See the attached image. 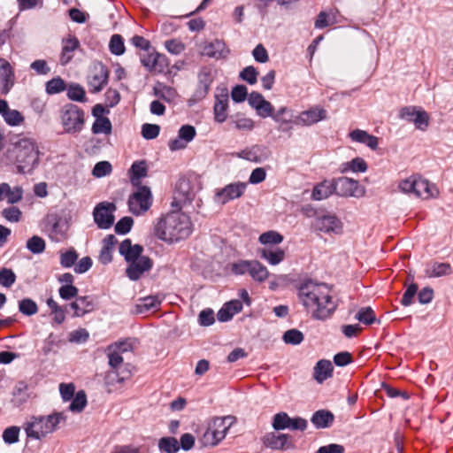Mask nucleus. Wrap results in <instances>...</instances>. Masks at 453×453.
I'll list each match as a JSON object with an SVG mask.
<instances>
[{
	"label": "nucleus",
	"mask_w": 453,
	"mask_h": 453,
	"mask_svg": "<svg viewBox=\"0 0 453 453\" xmlns=\"http://www.w3.org/2000/svg\"><path fill=\"white\" fill-rule=\"evenodd\" d=\"M297 296L305 311L316 320H326L337 309L328 286L311 279H305L298 284Z\"/></svg>",
	"instance_id": "1"
},
{
	"label": "nucleus",
	"mask_w": 453,
	"mask_h": 453,
	"mask_svg": "<svg viewBox=\"0 0 453 453\" xmlns=\"http://www.w3.org/2000/svg\"><path fill=\"white\" fill-rule=\"evenodd\" d=\"M192 233V223L182 212H171L159 219L155 226V234L169 243L186 239Z\"/></svg>",
	"instance_id": "2"
},
{
	"label": "nucleus",
	"mask_w": 453,
	"mask_h": 453,
	"mask_svg": "<svg viewBox=\"0 0 453 453\" xmlns=\"http://www.w3.org/2000/svg\"><path fill=\"white\" fill-rule=\"evenodd\" d=\"M7 163L15 164L19 173H31L39 162V150L29 138H21L11 144L4 155Z\"/></svg>",
	"instance_id": "3"
},
{
	"label": "nucleus",
	"mask_w": 453,
	"mask_h": 453,
	"mask_svg": "<svg viewBox=\"0 0 453 453\" xmlns=\"http://www.w3.org/2000/svg\"><path fill=\"white\" fill-rule=\"evenodd\" d=\"M85 111L80 106L73 104H67L60 110V123L63 133L77 135L84 128L86 122Z\"/></svg>",
	"instance_id": "4"
},
{
	"label": "nucleus",
	"mask_w": 453,
	"mask_h": 453,
	"mask_svg": "<svg viewBox=\"0 0 453 453\" xmlns=\"http://www.w3.org/2000/svg\"><path fill=\"white\" fill-rule=\"evenodd\" d=\"M62 413H54L47 417H34L25 426V431L28 438L41 440L47 434L53 433L58 424L64 420Z\"/></svg>",
	"instance_id": "5"
},
{
	"label": "nucleus",
	"mask_w": 453,
	"mask_h": 453,
	"mask_svg": "<svg viewBox=\"0 0 453 453\" xmlns=\"http://www.w3.org/2000/svg\"><path fill=\"white\" fill-rule=\"evenodd\" d=\"M236 418L232 415L215 417L209 425L203 436L205 446H217L226 436L230 427L235 423Z\"/></svg>",
	"instance_id": "6"
},
{
	"label": "nucleus",
	"mask_w": 453,
	"mask_h": 453,
	"mask_svg": "<svg viewBox=\"0 0 453 453\" xmlns=\"http://www.w3.org/2000/svg\"><path fill=\"white\" fill-rule=\"evenodd\" d=\"M152 200L150 188L147 186L139 185L136 191L128 197V210L132 214L140 216L150 208Z\"/></svg>",
	"instance_id": "7"
},
{
	"label": "nucleus",
	"mask_w": 453,
	"mask_h": 453,
	"mask_svg": "<svg viewBox=\"0 0 453 453\" xmlns=\"http://www.w3.org/2000/svg\"><path fill=\"white\" fill-rule=\"evenodd\" d=\"M68 224L58 215H50L45 221V232L54 242H61L67 237Z\"/></svg>",
	"instance_id": "8"
},
{
	"label": "nucleus",
	"mask_w": 453,
	"mask_h": 453,
	"mask_svg": "<svg viewBox=\"0 0 453 453\" xmlns=\"http://www.w3.org/2000/svg\"><path fill=\"white\" fill-rule=\"evenodd\" d=\"M116 205L110 202L99 203L93 211L94 221L100 229H108L113 223L115 217L113 212L116 211Z\"/></svg>",
	"instance_id": "9"
},
{
	"label": "nucleus",
	"mask_w": 453,
	"mask_h": 453,
	"mask_svg": "<svg viewBox=\"0 0 453 453\" xmlns=\"http://www.w3.org/2000/svg\"><path fill=\"white\" fill-rule=\"evenodd\" d=\"M248 184L237 181L226 185L215 191L214 201L219 204H226L228 202L241 197L246 191Z\"/></svg>",
	"instance_id": "10"
},
{
	"label": "nucleus",
	"mask_w": 453,
	"mask_h": 453,
	"mask_svg": "<svg viewBox=\"0 0 453 453\" xmlns=\"http://www.w3.org/2000/svg\"><path fill=\"white\" fill-rule=\"evenodd\" d=\"M200 54L215 60H225L230 54V50L223 40L214 39L202 43Z\"/></svg>",
	"instance_id": "11"
},
{
	"label": "nucleus",
	"mask_w": 453,
	"mask_h": 453,
	"mask_svg": "<svg viewBox=\"0 0 453 453\" xmlns=\"http://www.w3.org/2000/svg\"><path fill=\"white\" fill-rule=\"evenodd\" d=\"M335 187L334 195L342 197H358L363 196L364 191L360 188L359 182L348 177L334 178Z\"/></svg>",
	"instance_id": "12"
},
{
	"label": "nucleus",
	"mask_w": 453,
	"mask_h": 453,
	"mask_svg": "<svg viewBox=\"0 0 453 453\" xmlns=\"http://www.w3.org/2000/svg\"><path fill=\"white\" fill-rule=\"evenodd\" d=\"M153 265V260L150 257L145 256L127 264L125 274L130 280L137 281L142 279L145 273H150Z\"/></svg>",
	"instance_id": "13"
},
{
	"label": "nucleus",
	"mask_w": 453,
	"mask_h": 453,
	"mask_svg": "<svg viewBox=\"0 0 453 453\" xmlns=\"http://www.w3.org/2000/svg\"><path fill=\"white\" fill-rule=\"evenodd\" d=\"M313 227L316 231L325 234H339L342 232V223L334 214H326L316 217L313 222Z\"/></svg>",
	"instance_id": "14"
},
{
	"label": "nucleus",
	"mask_w": 453,
	"mask_h": 453,
	"mask_svg": "<svg viewBox=\"0 0 453 453\" xmlns=\"http://www.w3.org/2000/svg\"><path fill=\"white\" fill-rule=\"evenodd\" d=\"M262 441L266 448L273 450H288L296 447L292 436L288 434L268 433Z\"/></svg>",
	"instance_id": "15"
},
{
	"label": "nucleus",
	"mask_w": 453,
	"mask_h": 453,
	"mask_svg": "<svg viewBox=\"0 0 453 453\" xmlns=\"http://www.w3.org/2000/svg\"><path fill=\"white\" fill-rule=\"evenodd\" d=\"M109 70L102 63L95 65L93 73L88 78V87L91 93L100 92L109 81Z\"/></svg>",
	"instance_id": "16"
},
{
	"label": "nucleus",
	"mask_w": 453,
	"mask_h": 453,
	"mask_svg": "<svg viewBox=\"0 0 453 453\" xmlns=\"http://www.w3.org/2000/svg\"><path fill=\"white\" fill-rule=\"evenodd\" d=\"M327 119V111L319 106L302 111L295 120L296 125L311 126Z\"/></svg>",
	"instance_id": "17"
},
{
	"label": "nucleus",
	"mask_w": 453,
	"mask_h": 453,
	"mask_svg": "<svg viewBox=\"0 0 453 453\" xmlns=\"http://www.w3.org/2000/svg\"><path fill=\"white\" fill-rule=\"evenodd\" d=\"M197 87L195 92V96L197 99L204 98L211 89L214 77L212 74V68L211 66H203L197 74Z\"/></svg>",
	"instance_id": "18"
},
{
	"label": "nucleus",
	"mask_w": 453,
	"mask_h": 453,
	"mask_svg": "<svg viewBox=\"0 0 453 453\" xmlns=\"http://www.w3.org/2000/svg\"><path fill=\"white\" fill-rule=\"evenodd\" d=\"M163 300L164 296L161 294L151 295L139 298L136 304L134 305V313L145 314L150 311H157L160 309Z\"/></svg>",
	"instance_id": "19"
},
{
	"label": "nucleus",
	"mask_w": 453,
	"mask_h": 453,
	"mask_svg": "<svg viewBox=\"0 0 453 453\" xmlns=\"http://www.w3.org/2000/svg\"><path fill=\"white\" fill-rule=\"evenodd\" d=\"M15 74L11 64L4 58H0V91L7 95L14 85Z\"/></svg>",
	"instance_id": "20"
},
{
	"label": "nucleus",
	"mask_w": 453,
	"mask_h": 453,
	"mask_svg": "<svg viewBox=\"0 0 453 453\" xmlns=\"http://www.w3.org/2000/svg\"><path fill=\"white\" fill-rule=\"evenodd\" d=\"M143 250L142 245L132 244L130 239H125L119 246V252L127 264L143 257Z\"/></svg>",
	"instance_id": "21"
},
{
	"label": "nucleus",
	"mask_w": 453,
	"mask_h": 453,
	"mask_svg": "<svg viewBox=\"0 0 453 453\" xmlns=\"http://www.w3.org/2000/svg\"><path fill=\"white\" fill-rule=\"evenodd\" d=\"M294 114L293 110L287 106H280L277 111H274L272 119L279 124L278 130L280 132H287L292 128Z\"/></svg>",
	"instance_id": "22"
},
{
	"label": "nucleus",
	"mask_w": 453,
	"mask_h": 453,
	"mask_svg": "<svg viewBox=\"0 0 453 453\" xmlns=\"http://www.w3.org/2000/svg\"><path fill=\"white\" fill-rule=\"evenodd\" d=\"M80 41L77 37L70 35L62 40V50L59 62L62 65H66L73 58V52L80 48Z\"/></svg>",
	"instance_id": "23"
},
{
	"label": "nucleus",
	"mask_w": 453,
	"mask_h": 453,
	"mask_svg": "<svg viewBox=\"0 0 453 453\" xmlns=\"http://www.w3.org/2000/svg\"><path fill=\"white\" fill-rule=\"evenodd\" d=\"M73 310V317H82L94 310L95 303L90 296H78L74 302L67 305Z\"/></svg>",
	"instance_id": "24"
},
{
	"label": "nucleus",
	"mask_w": 453,
	"mask_h": 453,
	"mask_svg": "<svg viewBox=\"0 0 453 453\" xmlns=\"http://www.w3.org/2000/svg\"><path fill=\"white\" fill-rule=\"evenodd\" d=\"M237 157L248 161L260 163L267 157V150L261 145H254L237 153Z\"/></svg>",
	"instance_id": "25"
},
{
	"label": "nucleus",
	"mask_w": 453,
	"mask_h": 453,
	"mask_svg": "<svg viewBox=\"0 0 453 453\" xmlns=\"http://www.w3.org/2000/svg\"><path fill=\"white\" fill-rule=\"evenodd\" d=\"M438 193L437 188L427 180L419 177L416 178L414 196L423 199H428L435 197Z\"/></svg>",
	"instance_id": "26"
},
{
	"label": "nucleus",
	"mask_w": 453,
	"mask_h": 453,
	"mask_svg": "<svg viewBox=\"0 0 453 453\" xmlns=\"http://www.w3.org/2000/svg\"><path fill=\"white\" fill-rule=\"evenodd\" d=\"M334 179L324 180L313 187L311 198L316 201H321L334 195Z\"/></svg>",
	"instance_id": "27"
},
{
	"label": "nucleus",
	"mask_w": 453,
	"mask_h": 453,
	"mask_svg": "<svg viewBox=\"0 0 453 453\" xmlns=\"http://www.w3.org/2000/svg\"><path fill=\"white\" fill-rule=\"evenodd\" d=\"M334 367L332 363L326 359H321L317 362L313 368L314 380L321 384L333 376Z\"/></svg>",
	"instance_id": "28"
},
{
	"label": "nucleus",
	"mask_w": 453,
	"mask_h": 453,
	"mask_svg": "<svg viewBox=\"0 0 453 453\" xmlns=\"http://www.w3.org/2000/svg\"><path fill=\"white\" fill-rule=\"evenodd\" d=\"M228 96L220 95L216 96L215 103L213 106L214 120L217 123H223L228 117Z\"/></svg>",
	"instance_id": "29"
},
{
	"label": "nucleus",
	"mask_w": 453,
	"mask_h": 453,
	"mask_svg": "<svg viewBox=\"0 0 453 453\" xmlns=\"http://www.w3.org/2000/svg\"><path fill=\"white\" fill-rule=\"evenodd\" d=\"M334 421V415L327 410H319L315 411L311 418V422L317 429L330 427Z\"/></svg>",
	"instance_id": "30"
},
{
	"label": "nucleus",
	"mask_w": 453,
	"mask_h": 453,
	"mask_svg": "<svg viewBox=\"0 0 453 453\" xmlns=\"http://www.w3.org/2000/svg\"><path fill=\"white\" fill-rule=\"evenodd\" d=\"M349 137L353 142L365 144L372 150H375L379 145L378 137L368 134L365 130L355 129L349 133Z\"/></svg>",
	"instance_id": "31"
},
{
	"label": "nucleus",
	"mask_w": 453,
	"mask_h": 453,
	"mask_svg": "<svg viewBox=\"0 0 453 453\" xmlns=\"http://www.w3.org/2000/svg\"><path fill=\"white\" fill-rule=\"evenodd\" d=\"M130 365L126 364L121 368L111 370L105 375V383L108 385H115L122 383L131 377Z\"/></svg>",
	"instance_id": "32"
},
{
	"label": "nucleus",
	"mask_w": 453,
	"mask_h": 453,
	"mask_svg": "<svg viewBox=\"0 0 453 453\" xmlns=\"http://www.w3.org/2000/svg\"><path fill=\"white\" fill-rule=\"evenodd\" d=\"M452 273L449 263L433 262L426 265L425 274L428 278H438L449 275Z\"/></svg>",
	"instance_id": "33"
},
{
	"label": "nucleus",
	"mask_w": 453,
	"mask_h": 453,
	"mask_svg": "<svg viewBox=\"0 0 453 453\" xmlns=\"http://www.w3.org/2000/svg\"><path fill=\"white\" fill-rule=\"evenodd\" d=\"M260 257L266 260L271 265L280 264L285 258V251L280 248L274 250L271 248H264L259 250Z\"/></svg>",
	"instance_id": "34"
},
{
	"label": "nucleus",
	"mask_w": 453,
	"mask_h": 453,
	"mask_svg": "<svg viewBox=\"0 0 453 453\" xmlns=\"http://www.w3.org/2000/svg\"><path fill=\"white\" fill-rule=\"evenodd\" d=\"M248 274L254 281L258 283L265 281L270 275L266 266L255 259L251 260V265L249 268Z\"/></svg>",
	"instance_id": "35"
},
{
	"label": "nucleus",
	"mask_w": 453,
	"mask_h": 453,
	"mask_svg": "<svg viewBox=\"0 0 453 453\" xmlns=\"http://www.w3.org/2000/svg\"><path fill=\"white\" fill-rule=\"evenodd\" d=\"M367 163L362 157H357L350 161L344 162L340 165V172L346 173L348 172L365 173L367 171Z\"/></svg>",
	"instance_id": "36"
},
{
	"label": "nucleus",
	"mask_w": 453,
	"mask_h": 453,
	"mask_svg": "<svg viewBox=\"0 0 453 453\" xmlns=\"http://www.w3.org/2000/svg\"><path fill=\"white\" fill-rule=\"evenodd\" d=\"M230 124L238 130L251 131L255 127L254 120L250 118H246L242 113H236L230 116Z\"/></svg>",
	"instance_id": "37"
},
{
	"label": "nucleus",
	"mask_w": 453,
	"mask_h": 453,
	"mask_svg": "<svg viewBox=\"0 0 453 453\" xmlns=\"http://www.w3.org/2000/svg\"><path fill=\"white\" fill-rule=\"evenodd\" d=\"M148 168L145 161H135L130 168L131 182L133 185L139 184L142 178L147 176Z\"/></svg>",
	"instance_id": "38"
},
{
	"label": "nucleus",
	"mask_w": 453,
	"mask_h": 453,
	"mask_svg": "<svg viewBox=\"0 0 453 453\" xmlns=\"http://www.w3.org/2000/svg\"><path fill=\"white\" fill-rule=\"evenodd\" d=\"M157 446L158 449L163 453H177L180 450L178 440L172 436L160 438Z\"/></svg>",
	"instance_id": "39"
},
{
	"label": "nucleus",
	"mask_w": 453,
	"mask_h": 453,
	"mask_svg": "<svg viewBox=\"0 0 453 453\" xmlns=\"http://www.w3.org/2000/svg\"><path fill=\"white\" fill-rule=\"evenodd\" d=\"M292 418L287 412L280 411L276 413L272 421L273 428L275 431L290 429Z\"/></svg>",
	"instance_id": "40"
},
{
	"label": "nucleus",
	"mask_w": 453,
	"mask_h": 453,
	"mask_svg": "<svg viewBox=\"0 0 453 453\" xmlns=\"http://www.w3.org/2000/svg\"><path fill=\"white\" fill-rule=\"evenodd\" d=\"M66 90L65 81L59 76L54 77L45 83V91L48 95H56Z\"/></svg>",
	"instance_id": "41"
},
{
	"label": "nucleus",
	"mask_w": 453,
	"mask_h": 453,
	"mask_svg": "<svg viewBox=\"0 0 453 453\" xmlns=\"http://www.w3.org/2000/svg\"><path fill=\"white\" fill-rule=\"evenodd\" d=\"M91 131L95 134H110L112 131V125L109 118H100L95 119Z\"/></svg>",
	"instance_id": "42"
},
{
	"label": "nucleus",
	"mask_w": 453,
	"mask_h": 453,
	"mask_svg": "<svg viewBox=\"0 0 453 453\" xmlns=\"http://www.w3.org/2000/svg\"><path fill=\"white\" fill-rule=\"evenodd\" d=\"M3 194L5 195L9 203H16L22 199L23 190L20 187L12 188L9 184L2 183Z\"/></svg>",
	"instance_id": "43"
},
{
	"label": "nucleus",
	"mask_w": 453,
	"mask_h": 453,
	"mask_svg": "<svg viewBox=\"0 0 453 453\" xmlns=\"http://www.w3.org/2000/svg\"><path fill=\"white\" fill-rule=\"evenodd\" d=\"M2 117L4 118L5 123L11 127L19 126L25 120L21 112H19L18 110L10 109L9 107Z\"/></svg>",
	"instance_id": "44"
},
{
	"label": "nucleus",
	"mask_w": 453,
	"mask_h": 453,
	"mask_svg": "<svg viewBox=\"0 0 453 453\" xmlns=\"http://www.w3.org/2000/svg\"><path fill=\"white\" fill-rule=\"evenodd\" d=\"M283 236L273 230H270L260 234L258 242L263 245H277L281 243Z\"/></svg>",
	"instance_id": "45"
},
{
	"label": "nucleus",
	"mask_w": 453,
	"mask_h": 453,
	"mask_svg": "<svg viewBox=\"0 0 453 453\" xmlns=\"http://www.w3.org/2000/svg\"><path fill=\"white\" fill-rule=\"evenodd\" d=\"M355 319L366 326L373 324L376 320L375 313L369 306L362 307L355 315Z\"/></svg>",
	"instance_id": "46"
},
{
	"label": "nucleus",
	"mask_w": 453,
	"mask_h": 453,
	"mask_svg": "<svg viewBox=\"0 0 453 453\" xmlns=\"http://www.w3.org/2000/svg\"><path fill=\"white\" fill-rule=\"evenodd\" d=\"M66 96L69 100L81 103L86 101V92L81 85L71 84L68 88L66 87Z\"/></svg>",
	"instance_id": "47"
},
{
	"label": "nucleus",
	"mask_w": 453,
	"mask_h": 453,
	"mask_svg": "<svg viewBox=\"0 0 453 453\" xmlns=\"http://www.w3.org/2000/svg\"><path fill=\"white\" fill-rule=\"evenodd\" d=\"M69 410L73 412H81L87 405V395L83 390H80L72 398Z\"/></svg>",
	"instance_id": "48"
},
{
	"label": "nucleus",
	"mask_w": 453,
	"mask_h": 453,
	"mask_svg": "<svg viewBox=\"0 0 453 453\" xmlns=\"http://www.w3.org/2000/svg\"><path fill=\"white\" fill-rule=\"evenodd\" d=\"M26 246L33 254H41L45 250L46 243L42 237L34 235L27 240Z\"/></svg>",
	"instance_id": "49"
},
{
	"label": "nucleus",
	"mask_w": 453,
	"mask_h": 453,
	"mask_svg": "<svg viewBox=\"0 0 453 453\" xmlns=\"http://www.w3.org/2000/svg\"><path fill=\"white\" fill-rule=\"evenodd\" d=\"M105 352L108 357V363L111 366V370L121 368L124 366V358L123 354L116 351L115 349H110V347L108 346L105 349Z\"/></svg>",
	"instance_id": "50"
},
{
	"label": "nucleus",
	"mask_w": 453,
	"mask_h": 453,
	"mask_svg": "<svg viewBox=\"0 0 453 453\" xmlns=\"http://www.w3.org/2000/svg\"><path fill=\"white\" fill-rule=\"evenodd\" d=\"M109 50L115 56H121L125 52L124 39L120 35L115 34L111 37Z\"/></svg>",
	"instance_id": "51"
},
{
	"label": "nucleus",
	"mask_w": 453,
	"mask_h": 453,
	"mask_svg": "<svg viewBox=\"0 0 453 453\" xmlns=\"http://www.w3.org/2000/svg\"><path fill=\"white\" fill-rule=\"evenodd\" d=\"M19 311L23 315L32 316L38 312V305L30 298H24L19 302Z\"/></svg>",
	"instance_id": "52"
},
{
	"label": "nucleus",
	"mask_w": 453,
	"mask_h": 453,
	"mask_svg": "<svg viewBox=\"0 0 453 453\" xmlns=\"http://www.w3.org/2000/svg\"><path fill=\"white\" fill-rule=\"evenodd\" d=\"M78 259V253L73 249L60 253V265L63 268H70L75 265Z\"/></svg>",
	"instance_id": "53"
},
{
	"label": "nucleus",
	"mask_w": 453,
	"mask_h": 453,
	"mask_svg": "<svg viewBox=\"0 0 453 453\" xmlns=\"http://www.w3.org/2000/svg\"><path fill=\"white\" fill-rule=\"evenodd\" d=\"M282 339L288 344L298 345L303 341L304 336L297 329H289L284 333Z\"/></svg>",
	"instance_id": "54"
},
{
	"label": "nucleus",
	"mask_w": 453,
	"mask_h": 453,
	"mask_svg": "<svg viewBox=\"0 0 453 453\" xmlns=\"http://www.w3.org/2000/svg\"><path fill=\"white\" fill-rule=\"evenodd\" d=\"M133 224L134 219L131 217H123L116 223L114 226L115 233L118 234H127L130 232Z\"/></svg>",
	"instance_id": "55"
},
{
	"label": "nucleus",
	"mask_w": 453,
	"mask_h": 453,
	"mask_svg": "<svg viewBox=\"0 0 453 453\" xmlns=\"http://www.w3.org/2000/svg\"><path fill=\"white\" fill-rule=\"evenodd\" d=\"M112 171V166L108 161H100L96 163L92 170V174L96 178H102L109 175Z\"/></svg>",
	"instance_id": "56"
},
{
	"label": "nucleus",
	"mask_w": 453,
	"mask_h": 453,
	"mask_svg": "<svg viewBox=\"0 0 453 453\" xmlns=\"http://www.w3.org/2000/svg\"><path fill=\"white\" fill-rule=\"evenodd\" d=\"M19 427L16 426H9L3 432V440L6 444H13L19 441Z\"/></svg>",
	"instance_id": "57"
},
{
	"label": "nucleus",
	"mask_w": 453,
	"mask_h": 453,
	"mask_svg": "<svg viewBox=\"0 0 453 453\" xmlns=\"http://www.w3.org/2000/svg\"><path fill=\"white\" fill-rule=\"evenodd\" d=\"M156 50L151 47V50L145 51V53L140 56L142 65L149 71H156Z\"/></svg>",
	"instance_id": "58"
},
{
	"label": "nucleus",
	"mask_w": 453,
	"mask_h": 453,
	"mask_svg": "<svg viewBox=\"0 0 453 453\" xmlns=\"http://www.w3.org/2000/svg\"><path fill=\"white\" fill-rule=\"evenodd\" d=\"M160 127L157 124L145 123L142 126V135L146 140H152L158 136Z\"/></svg>",
	"instance_id": "59"
},
{
	"label": "nucleus",
	"mask_w": 453,
	"mask_h": 453,
	"mask_svg": "<svg viewBox=\"0 0 453 453\" xmlns=\"http://www.w3.org/2000/svg\"><path fill=\"white\" fill-rule=\"evenodd\" d=\"M16 280V275L12 269H0V285L4 288L12 287Z\"/></svg>",
	"instance_id": "60"
},
{
	"label": "nucleus",
	"mask_w": 453,
	"mask_h": 453,
	"mask_svg": "<svg viewBox=\"0 0 453 453\" xmlns=\"http://www.w3.org/2000/svg\"><path fill=\"white\" fill-rule=\"evenodd\" d=\"M251 260L240 259L231 265V272L234 275H245L249 273Z\"/></svg>",
	"instance_id": "61"
},
{
	"label": "nucleus",
	"mask_w": 453,
	"mask_h": 453,
	"mask_svg": "<svg viewBox=\"0 0 453 453\" xmlns=\"http://www.w3.org/2000/svg\"><path fill=\"white\" fill-rule=\"evenodd\" d=\"M418 285L416 283L411 284L406 290L404 291L402 299L401 304L403 306H410L413 303V299L418 293Z\"/></svg>",
	"instance_id": "62"
},
{
	"label": "nucleus",
	"mask_w": 453,
	"mask_h": 453,
	"mask_svg": "<svg viewBox=\"0 0 453 453\" xmlns=\"http://www.w3.org/2000/svg\"><path fill=\"white\" fill-rule=\"evenodd\" d=\"M412 123L420 130H426L429 125V116L424 110H418Z\"/></svg>",
	"instance_id": "63"
},
{
	"label": "nucleus",
	"mask_w": 453,
	"mask_h": 453,
	"mask_svg": "<svg viewBox=\"0 0 453 453\" xmlns=\"http://www.w3.org/2000/svg\"><path fill=\"white\" fill-rule=\"evenodd\" d=\"M142 446L134 444L119 445L111 453H144Z\"/></svg>",
	"instance_id": "64"
}]
</instances>
